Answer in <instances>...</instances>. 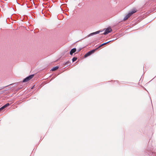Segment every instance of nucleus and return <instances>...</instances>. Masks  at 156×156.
<instances>
[{
	"instance_id": "obj_4",
	"label": "nucleus",
	"mask_w": 156,
	"mask_h": 156,
	"mask_svg": "<svg viewBox=\"0 0 156 156\" xmlns=\"http://www.w3.org/2000/svg\"><path fill=\"white\" fill-rule=\"evenodd\" d=\"M112 31V30L111 28H108L105 30L104 33L103 34H104L106 35L110 32Z\"/></svg>"
},
{
	"instance_id": "obj_8",
	"label": "nucleus",
	"mask_w": 156,
	"mask_h": 156,
	"mask_svg": "<svg viewBox=\"0 0 156 156\" xmlns=\"http://www.w3.org/2000/svg\"><path fill=\"white\" fill-rule=\"evenodd\" d=\"M58 66H56V67L53 68L51 69V70L52 71H55L57 70V69H58Z\"/></svg>"
},
{
	"instance_id": "obj_10",
	"label": "nucleus",
	"mask_w": 156,
	"mask_h": 156,
	"mask_svg": "<svg viewBox=\"0 0 156 156\" xmlns=\"http://www.w3.org/2000/svg\"><path fill=\"white\" fill-rule=\"evenodd\" d=\"M77 59V58L76 57H74L73 58L72 61L73 62H74Z\"/></svg>"
},
{
	"instance_id": "obj_2",
	"label": "nucleus",
	"mask_w": 156,
	"mask_h": 156,
	"mask_svg": "<svg viewBox=\"0 0 156 156\" xmlns=\"http://www.w3.org/2000/svg\"><path fill=\"white\" fill-rule=\"evenodd\" d=\"M98 49V48H96V49H93V50H91V51H89L88 52H87V53L86 54L84 55V57L85 58H86V57L90 56L92 54L94 53V52L95 51L97 50Z\"/></svg>"
},
{
	"instance_id": "obj_7",
	"label": "nucleus",
	"mask_w": 156,
	"mask_h": 156,
	"mask_svg": "<svg viewBox=\"0 0 156 156\" xmlns=\"http://www.w3.org/2000/svg\"><path fill=\"white\" fill-rule=\"evenodd\" d=\"M110 41H109L107 42L106 43H104L103 44H101L99 46V47H98V48H98V49L99 48L103 46L106 45L107 44H108V43L110 42Z\"/></svg>"
},
{
	"instance_id": "obj_12",
	"label": "nucleus",
	"mask_w": 156,
	"mask_h": 156,
	"mask_svg": "<svg viewBox=\"0 0 156 156\" xmlns=\"http://www.w3.org/2000/svg\"><path fill=\"white\" fill-rule=\"evenodd\" d=\"M8 86H5V87H3L2 88H1V89H0V90H1V89H4L5 87H7Z\"/></svg>"
},
{
	"instance_id": "obj_11",
	"label": "nucleus",
	"mask_w": 156,
	"mask_h": 156,
	"mask_svg": "<svg viewBox=\"0 0 156 156\" xmlns=\"http://www.w3.org/2000/svg\"><path fill=\"white\" fill-rule=\"evenodd\" d=\"M69 61H67V62H66L65 64H64V65H66L67 64H69Z\"/></svg>"
},
{
	"instance_id": "obj_5",
	"label": "nucleus",
	"mask_w": 156,
	"mask_h": 156,
	"mask_svg": "<svg viewBox=\"0 0 156 156\" xmlns=\"http://www.w3.org/2000/svg\"><path fill=\"white\" fill-rule=\"evenodd\" d=\"M10 105L9 103H7L5 105L2 107L1 108H0V112L3 109L9 106Z\"/></svg>"
},
{
	"instance_id": "obj_9",
	"label": "nucleus",
	"mask_w": 156,
	"mask_h": 156,
	"mask_svg": "<svg viewBox=\"0 0 156 156\" xmlns=\"http://www.w3.org/2000/svg\"><path fill=\"white\" fill-rule=\"evenodd\" d=\"M99 32H100L99 31H97L96 32H94L91 33V34H90V35H92L94 34H97L99 33Z\"/></svg>"
},
{
	"instance_id": "obj_1",
	"label": "nucleus",
	"mask_w": 156,
	"mask_h": 156,
	"mask_svg": "<svg viewBox=\"0 0 156 156\" xmlns=\"http://www.w3.org/2000/svg\"><path fill=\"white\" fill-rule=\"evenodd\" d=\"M137 11V10L135 9H133L131 11L129 12L128 14L126 15L124 18V20H126L128 19L133 14L135 13Z\"/></svg>"
},
{
	"instance_id": "obj_13",
	"label": "nucleus",
	"mask_w": 156,
	"mask_h": 156,
	"mask_svg": "<svg viewBox=\"0 0 156 156\" xmlns=\"http://www.w3.org/2000/svg\"><path fill=\"white\" fill-rule=\"evenodd\" d=\"M34 86H33V87L31 88L32 89H33L34 87Z\"/></svg>"
},
{
	"instance_id": "obj_6",
	"label": "nucleus",
	"mask_w": 156,
	"mask_h": 156,
	"mask_svg": "<svg viewBox=\"0 0 156 156\" xmlns=\"http://www.w3.org/2000/svg\"><path fill=\"white\" fill-rule=\"evenodd\" d=\"M76 51V49L75 48H73L71 49L70 52V54L72 55L73 53L75 52Z\"/></svg>"
},
{
	"instance_id": "obj_3",
	"label": "nucleus",
	"mask_w": 156,
	"mask_h": 156,
	"mask_svg": "<svg viewBox=\"0 0 156 156\" xmlns=\"http://www.w3.org/2000/svg\"><path fill=\"white\" fill-rule=\"evenodd\" d=\"M34 74L31 75L30 76L27 77L26 78L24 79L23 81V82H26L29 81V80H31L34 76Z\"/></svg>"
}]
</instances>
